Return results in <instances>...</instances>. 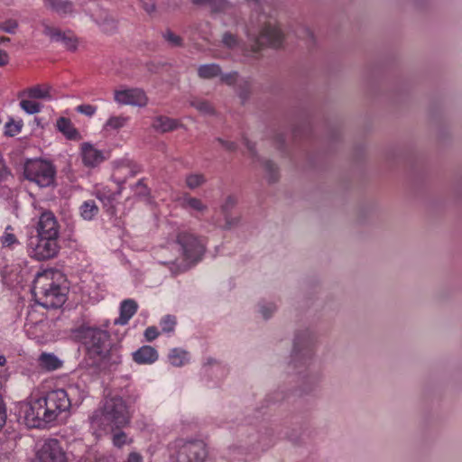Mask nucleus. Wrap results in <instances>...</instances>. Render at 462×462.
<instances>
[{
    "label": "nucleus",
    "mask_w": 462,
    "mask_h": 462,
    "mask_svg": "<svg viewBox=\"0 0 462 462\" xmlns=\"http://www.w3.org/2000/svg\"><path fill=\"white\" fill-rule=\"evenodd\" d=\"M24 97H21V101H20V107L27 114L29 115H34V114H37L39 112H41L42 108V106L31 99V98H23Z\"/></svg>",
    "instance_id": "nucleus-32"
},
{
    "label": "nucleus",
    "mask_w": 462,
    "mask_h": 462,
    "mask_svg": "<svg viewBox=\"0 0 462 462\" xmlns=\"http://www.w3.org/2000/svg\"><path fill=\"white\" fill-rule=\"evenodd\" d=\"M315 343L314 334L309 329L299 331L295 335L292 349L293 362L302 359L304 365L312 356L313 346Z\"/></svg>",
    "instance_id": "nucleus-10"
},
{
    "label": "nucleus",
    "mask_w": 462,
    "mask_h": 462,
    "mask_svg": "<svg viewBox=\"0 0 462 462\" xmlns=\"http://www.w3.org/2000/svg\"><path fill=\"white\" fill-rule=\"evenodd\" d=\"M197 5H205L213 12H222L228 10L231 5L226 0H193Z\"/></svg>",
    "instance_id": "nucleus-29"
},
{
    "label": "nucleus",
    "mask_w": 462,
    "mask_h": 462,
    "mask_svg": "<svg viewBox=\"0 0 462 462\" xmlns=\"http://www.w3.org/2000/svg\"><path fill=\"white\" fill-rule=\"evenodd\" d=\"M0 243L4 247H13L15 245H19V240L11 226H6L3 236L0 237Z\"/></svg>",
    "instance_id": "nucleus-33"
},
{
    "label": "nucleus",
    "mask_w": 462,
    "mask_h": 462,
    "mask_svg": "<svg viewBox=\"0 0 462 462\" xmlns=\"http://www.w3.org/2000/svg\"><path fill=\"white\" fill-rule=\"evenodd\" d=\"M37 236L59 238L60 225L54 214L45 211L40 216L37 223Z\"/></svg>",
    "instance_id": "nucleus-14"
},
{
    "label": "nucleus",
    "mask_w": 462,
    "mask_h": 462,
    "mask_svg": "<svg viewBox=\"0 0 462 462\" xmlns=\"http://www.w3.org/2000/svg\"><path fill=\"white\" fill-rule=\"evenodd\" d=\"M114 100L121 106L143 107L148 104L149 99L142 88H131L115 90Z\"/></svg>",
    "instance_id": "nucleus-11"
},
{
    "label": "nucleus",
    "mask_w": 462,
    "mask_h": 462,
    "mask_svg": "<svg viewBox=\"0 0 462 462\" xmlns=\"http://www.w3.org/2000/svg\"><path fill=\"white\" fill-rule=\"evenodd\" d=\"M244 143L247 147L248 151L251 152L252 157L256 158V152L254 151V144L246 138L244 139Z\"/></svg>",
    "instance_id": "nucleus-57"
},
{
    "label": "nucleus",
    "mask_w": 462,
    "mask_h": 462,
    "mask_svg": "<svg viewBox=\"0 0 462 462\" xmlns=\"http://www.w3.org/2000/svg\"><path fill=\"white\" fill-rule=\"evenodd\" d=\"M143 7L148 14H152L155 11V4L152 1L149 3L143 2Z\"/></svg>",
    "instance_id": "nucleus-56"
},
{
    "label": "nucleus",
    "mask_w": 462,
    "mask_h": 462,
    "mask_svg": "<svg viewBox=\"0 0 462 462\" xmlns=\"http://www.w3.org/2000/svg\"><path fill=\"white\" fill-rule=\"evenodd\" d=\"M216 141L226 151L235 152L237 149V144L233 141L217 138Z\"/></svg>",
    "instance_id": "nucleus-48"
},
{
    "label": "nucleus",
    "mask_w": 462,
    "mask_h": 462,
    "mask_svg": "<svg viewBox=\"0 0 462 462\" xmlns=\"http://www.w3.org/2000/svg\"><path fill=\"white\" fill-rule=\"evenodd\" d=\"M9 55L8 53L4 51L0 50V67H4L9 63Z\"/></svg>",
    "instance_id": "nucleus-53"
},
{
    "label": "nucleus",
    "mask_w": 462,
    "mask_h": 462,
    "mask_svg": "<svg viewBox=\"0 0 462 462\" xmlns=\"http://www.w3.org/2000/svg\"><path fill=\"white\" fill-rule=\"evenodd\" d=\"M114 446L121 448L124 445L129 443L127 435L124 431L116 432L112 439Z\"/></svg>",
    "instance_id": "nucleus-45"
},
{
    "label": "nucleus",
    "mask_w": 462,
    "mask_h": 462,
    "mask_svg": "<svg viewBox=\"0 0 462 462\" xmlns=\"http://www.w3.org/2000/svg\"><path fill=\"white\" fill-rule=\"evenodd\" d=\"M129 117L125 116H110L104 125L105 130H119L126 125Z\"/></svg>",
    "instance_id": "nucleus-30"
},
{
    "label": "nucleus",
    "mask_w": 462,
    "mask_h": 462,
    "mask_svg": "<svg viewBox=\"0 0 462 462\" xmlns=\"http://www.w3.org/2000/svg\"><path fill=\"white\" fill-rule=\"evenodd\" d=\"M83 341L91 357L105 360L110 354L109 335L102 329L94 328L84 329Z\"/></svg>",
    "instance_id": "nucleus-6"
},
{
    "label": "nucleus",
    "mask_w": 462,
    "mask_h": 462,
    "mask_svg": "<svg viewBox=\"0 0 462 462\" xmlns=\"http://www.w3.org/2000/svg\"><path fill=\"white\" fill-rule=\"evenodd\" d=\"M81 155L83 163L88 167H96L105 161L104 152L88 143L82 144Z\"/></svg>",
    "instance_id": "nucleus-17"
},
{
    "label": "nucleus",
    "mask_w": 462,
    "mask_h": 462,
    "mask_svg": "<svg viewBox=\"0 0 462 462\" xmlns=\"http://www.w3.org/2000/svg\"><path fill=\"white\" fill-rule=\"evenodd\" d=\"M263 166L265 171V177L269 182H274L278 180V168L277 166L269 160H264L263 162Z\"/></svg>",
    "instance_id": "nucleus-35"
},
{
    "label": "nucleus",
    "mask_w": 462,
    "mask_h": 462,
    "mask_svg": "<svg viewBox=\"0 0 462 462\" xmlns=\"http://www.w3.org/2000/svg\"><path fill=\"white\" fill-rule=\"evenodd\" d=\"M18 28V22L14 19L0 21V30L10 34H14Z\"/></svg>",
    "instance_id": "nucleus-42"
},
{
    "label": "nucleus",
    "mask_w": 462,
    "mask_h": 462,
    "mask_svg": "<svg viewBox=\"0 0 462 462\" xmlns=\"http://www.w3.org/2000/svg\"><path fill=\"white\" fill-rule=\"evenodd\" d=\"M251 89V82L248 79H241L236 85V91L239 97L245 101L248 98Z\"/></svg>",
    "instance_id": "nucleus-38"
},
{
    "label": "nucleus",
    "mask_w": 462,
    "mask_h": 462,
    "mask_svg": "<svg viewBox=\"0 0 462 462\" xmlns=\"http://www.w3.org/2000/svg\"><path fill=\"white\" fill-rule=\"evenodd\" d=\"M6 363V359L4 356H0V365H5Z\"/></svg>",
    "instance_id": "nucleus-59"
},
{
    "label": "nucleus",
    "mask_w": 462,
    "mask_h": 462,
    "mask_svg": "<svg viewBox=\"0 0 462 462\" xmlns=\"http://www.w3.org/2000/svg\"><path fill=\"white\" fill-rule=\"evenodd\" d=\"M190 106L196 108L199 112L203 115H212L214 113V108L211 104L203 99H194L190 102Z\"/></svg>",
    "instance_id": "nucleus-37"
},
{
    "label": "nucleus",
    "mask_w": 462,
    "mask_h": 462,
    "mask_svg": "<svg viewBox=\"0 0 462 462\" xmlns=\"http://www.w3.org/2000/svg\"><path fill=\"white\" fill-rule=\"evenodd\" d=\"M138 305L134 300H125L120 306V316L116 319V324L125 325L135 314Z\"/></svg>",
    "instance_id": "nucleus-23"
},
{
    "label": "nucleus",
    "mask_w": 462,
    "mask_h": 462,
    "mask_svg": "<svg viewBox=\"0 0 462 462\" xmlns=\"http://www.w3.org/2000/svg\"><path fill=\"white\" fill-rule=\"evenodd\" d=\"M56 168L46 160L28 161L24 165V177L41 188L51 186L55 181Z\"/></svg>",
    "instance_id": "nucleus-5"
},
{
    "label": "nucleus",
    "mask_w": 462,
    "mask_h": 462,
    "mask_svg": "<svg viewBox=\"0 0 462 462\" xmlns=\"http://www.w3.org/2000/svg\"><path fill=\"white\" fill-rule=\"evenodd\" d=\"M177 243L186 260L198 261L205 253V241L190 232H180L177 236Z\"/></svg>",
    "instance_id": "nucleus-8"
},
{
    "label": "nucleus",
    "mask_w": 462,
    "mask_h": 462,
    "mask_svg": "<svg viewBox=\"0 0 462 462\" xmlns=\"http://www.w3.org/2000/svg\"><path fill=\"white\" fill-rule=\"evenodd\" d=\"M71 406L69 393L64 389L50 391L45 396L31 399L23 404L20 416L28 428H44Z\"/></svg>",
    "instance_id": "nucleus-1"
},
{
    "label": "nucleus",
    "mask_w": 462,
    "mask_h": 462,
    "mask_svg": "<svg viewBox=\"0 0 462 462\" xmlns=\"http://www.w3.org/2000/svg\"><path fill=\"white\" fill-rule=\"evenodd\" d=\"M174 448L176 462H203L208 454L201 440L179 439Z\"/></svg>",
    "instance_id": "nucleus-7"
},
{
    "label": "nucleus",
    "mask_w": 462,
    "mask_h": 462,
    "mask_svg": "<svg viewBox=\"0 0 462 462\" xmlns=\"http://www.w3.org/2000/svg\"><path fill=\"white\" fill-rule=\"evenodd\" d=\"M132 357L138 365H152L158 360L159 354L154 347L145 345L134 351Z\"/></svg>",
    "instance_id": "nucleus-20"
},
{
    "label": "nucleus",
    "mask_w": 462,
    "mask_h": 462,
    "mask_svg": "<svg viewBox=\"0 0 462 462\" xmlns=\"http://www.w3.org/2000/svg\"><path fill=\"white\" fill-rule=\"evenodd\" d=\"M206 182V178L201 173H190L186 176V186L190 189H195L202 186Z\"/></svg>",
    "instance_id": "nucleus-34"
},
{
    "label": "nucleus",
    "mask_w": 462,
    "mask_h": 462,
    "mask_svg": "<svg viewBox=\"0 0 462 462\" xmlns=\"http://www.w3.org/2000/svg\"><path fill=\"white\" fill-rule=\"evenodd\" d=\"M43 6L60 17L71 16L75 13L73 2L69 0H42Z\"/></svg>",
    "instance_id": "nucleus-16"
},
{
    "label": "nucleus",
    "mask_w": 462,
    "mask_h": 462,
    "mask_svg": "<svg viewBox=\"0 0 462 462\" xmlns=\"http://www.w3.org/2000/svg\"><path fill=\"white\" fill-rule=\"evenodd\" d=\"M162 37L165 42L171 47H180L182 45L183 41L182 38L177 34H175L172 31L167 30L162 33Z\"/></svg>",
    "instance_id": "nucleus-39"
},
{
    "label": "nucleus",
    "mask_w": 462,
    "mask_h": 462,
    "mask_svg": "<svg viewBox=\"0 0 462 462\" xmlns=\"http://www.w3.org/2000/svg\"><path fill=\"white\" fill-rule=\"evenodd\" d=\"M224 46L228 49H235L239 45V41L235 34L225 32L222 37Z\"/></svg>",
    "instance_id": "nucleus-44"
},
{
    "label": "nucleus",
    "mask_w": 462,
    "mask_h": 462,
    "mask_svg": "<svg viewBox=\"0 0 462 462\" xmlns=\"http://www.w3.org/2000/svg\"><path fill=\"white\" fill-rule=\"evenodd\" d=\"M56 127L69 140L79 141L81 139L79 132L67 117H60L56 122Z\"/></svg>",
    "instance_id": "nucleus-21"
},
{
    "label": "nucleus",
    "mask_w": 462,
    "mask_h": 462,
    "mask_svg": "<svg viewBox=\"0 0 462 462\" xmlns=\"http://www.w3.org/2000/svg\"><path fill=\"white\" fill-rule=\"evenodd\" d=\"M99 208L94 200H87L79 207V213L84 220L90 221L97 216Z\"/></svg>",
    "instance_id": "nucleus-26"
},
{
    "label": "nucleus",
    "mask_w": 462,
    "mask_h": 462,
    "mask_svg": "<svg viewBox=\"0 0 462 462\" xmlns=\"http://www.w3.org/2000/svg\"><path fill=\"white\" fill-rule=\"evenodd\" d=\"M222 69L217 63H208L199 65L197 73L199 79H212L221 75Z\"/></svg>",
    "instance_id": "nucleus-24"
},
{
    "label": "nucleus",
    "mask_w": 462,
    "mask_h": 462,
    "mask_svg": "<svg viewBox=\"0 0 462 462\" xmlns=\"http://www.w3.org/2000/svg\"><path fill=\"white\" fill-rule=\"evenodd\" d=\"M237 199L234 195L227 196L221 205V212L226 221V228H231L239 222L238 217H231L230 211L236 207Z\"/></svg>",
    "instance_id": "nucleus-22"
},
{
    "label": "nucleus",
    "mask_w": 462,
    "mask_h": 462,
    "mask_svg": "<svg viewBox=\"0 0 462 462\" xmlns=\"http://www.w3.org/2000/svg\"><path fill=\"white\" fill-rule=\"evenodd\" d=\"M76 110L79 113L83 114L87 116H92L97 112V106L89 105V104H84V105L78 106Z\"/></svg>",
    "instance_id": "nucleus-47"
},
{
    "label": "nucleus",
    "mask_w": 462,
    "mask_h": 462,
    "mask_svg": "<svg viewBox=\"0 0 462 462\" xmlns=\"http://www.w3.org/2000/svg\"><path fill=\"white\" fill-rule=\"evenodd\" d=\"M125 462H143V457L137 452H131Z\"/></svg>",
    "instance_id": "nucleus-54"
},
{
    "label": "nucleus",
    "mask_w": 462,
    "mask_h": 462,
    "mask_svg": "<svg viewBox=\"0 0 462 462\" xmlns=\"http://www.w3.org/2000/svg\"><path fill=\"white\" fill-rule=\"evenodd\" d=\"M189 353L180 348H172L169 353V361L174 366H182L189 360Z\"/></svg>",
    "instance_id": "nucleus-27"
},
{
    "label": "nucleus",
    "mask_w": 462,
    "mask_h": 462,
    "mask_svg": "<svg viewBox=\"0 0 462 462\" xmlns=\"http://www.w3.org/2000/svg\"><path fill=\"white\" fill-rule=\"evenodd\" d=\"M160 324L163 332H171L176 326V318L171 315H167L162 319Z\"/></svg>",
    "instance_id": "nucleus-43"
},
{
    "label": "nucleus",
    "mask_w": 462,
    "mask_h": 462,
    "mask_svg": "<svg viewBox=\"0 0 462 462\" xmlns=\"http://www.w3.org/2000/svg\"><path fill=\"white\" fill-rule=\"evenodd\" d=\"M28 245L32 257L39 261L55 257L60 250L57 238L41 236L32 237Z\"/></svg>",
    "instance_id": "nucleus-9"
},
{
    "label": "nucleus",
    "mask_w": 462,
    "mask_h": 462,
    "mask_svg": "<svg viewBox=\"0 0 462 462\" xmlns=\"http://www.w3.org/2000/svg\"><path fill=\"white\" fill-rule=\"evenodd\" d=\"M179 126L175 119L167 116H157L154 118L152 127L161 133H167L175 130Z\"/></svg>",
    "instance_id": "nucleus-25"
},
{
    "label": "nucleus",
    "mask_w": 462,
    "mask_h": 462,
    "mask_svg": "<svg viewBox=\"0 0 462 462\" xmlns=\"http://www.w3.org/2000/svg\"><path fill=\"white\" fill-rule=\"evenodd\" d=\"M165 264H168V263H171V264H175L176 263V260H171L169 262H166L164 263Z\"/></svg>",
    "instance_id": "nucleus-60"
},
{
    "label": "nucleus",
    "mask_w": 462,
    "mask_h": 462,
    "mask_svg": "<svg viewBox=\"0 0 462 462\" xmlns=\"http://www.w3.org/2000/svg\"><path fill=\"white\" fill-rule=\"evenodd\" d=\"M63 276L57 270H45L37 274L32 286L35 301L46 309L61 307L67 300V289L60 286Z\"/></svg>",
    "instance_id": "nucleus-2"
},
{
    "label": "nucleus",
    "mask_w": 462,
    "mask_h": 462,
    "mask_svg": "<svg viewBox=\"0 0 462 462\" xmlns=\"http://www.w3.org/2000/svg\"><path fill=\"white\" fill-rule=\"evenodd\" d=\"M23 97L50 101L53 99L52 88L48 84L35 85L19 93V97Z\"/></svg>",
    "instance_id": "nucleus-19"
},
{
    "label": "nucleus",
    "mask_w": 462,
    "mask_h": 462,
    "mask_svg": "<svg viewBox=\"0 0 462 462\" xmlns=\"http://www.w3.org/2000/svg\"><path fill=\"white\" fill-rule=\"evenodd\" d=\"M302 33L303 35L301 37L306 38L309 44H311L314 42L313 32L310 29L303 28Z\"/></svg>",
    "instance_id": "nucleus-51"
},
{
    "label": "nucleus",
    "mask_w": 462,
    "mask_h": 462,
    "mask_svg": "<svg viewBox=\"0 0 462 462\" xmlns=\"http://www.w3.org/2000/svg\"><path fill=\"white\" fill-rule=\"evenodd\" d=\"M39 462H67V456L60 443L54 439L44 441L36 454Z\"/></svg>",
    "instance_id": "nucleus-12"
},
{
    "label": "nucleus",
    "mask_w": 462,
    "mask_h": 462,
    "mask_svg": "<svg viewBox=\"0 0 462 462\" xmlns=\"http://www.w3.org/2000/svg\"><path fill=\"white\" fill-rule=\"evenodd\" d=\"M180 207L190 214L204 215L208 211V206L199 198L184 193L177 199Z\"/></svg>",
    "instance_id": "nucleus-15"
},
{
    "label": "nucleus",
    "mask_w": 462,
    "mask_h": 462,
    "mask_svg": "<svg viewBox=\"0 0 462 462\" xmlns=\"http://www.w3.org/2000/svg\"><path fill=\"white\" fill-rule=\"evenodd\" d=\"M23 125L22 120L14 121L10 119L5 125V134L11 137L15 136L22 131Z\"/></svg>",
    "instance_id": "nucleus-36"
},
{
    "label": "nucleus",
    "mask_w": 462,
    "mask_h": 462,
    "mask_svg": "<svg viewBox=\"0 0 462 462\" xmlns=\"http://www.w3.org/2000/svg\"><path fill=\"white\" fill-rule=\"evenodd\" d=\"M43 34L53 42H61L69 51H75L78 48V38L71 31L62 32L57 27L44 23Z\"/></svg>",
    "instance_id": "nucleus-13"
},
{
    "label": "nucleus",
    "mask_w": 462,
    "mask_h": 462,
    "mask_svg": "<svg viewBox=\"0 0 462 462\" xmlns=\"http://www.w3.org/2000/svg\"><path fill=\"white\" fill-rule=\"evenodd\" d=\"M239 75L237 71H231L228 73H223L219 76L220 81L227 86H236L240 80H238Z\"/></svg>",
    "instance_id": "nucleus-41"
},
{
    "label": "nucleus",
    "mask_w": 462,
    "mask_h": 462,
    "mask_svg": "<svg viewBox=\"0 0 462 462\" xmlns=\"http://www.w3.org/2000/svg\"><path fill=\"white\" fill-rule=\"evenodd\" d=\"M258 13V11H255ZM257 24L254 25L252 20V25L247 29V34L251 40L255 42L257 51L262 46H281L283 40V33L274 21L268 19L264 14H257Z\"/></svg>",
    "instance_id": "nucleus-4"
},
{
    "label": "nucleus",
    "mask_w": 462,
    "mask_h": 462,
    "mask_svg": "<svg viewBox=\"0 0 462 462\" xmlns=\"http://www.w3.org/2000/svg\"><path fill=\"white\" fill-rule=\"evenodd\" d=\"M9 175V171H7L5 162L2 158H0V181L5 180Z\"/></svg>",
    "instance_id": "nucleus-52"
},
{
    "label": "nucleus",
    "mask_w": 462,
    "mask_h": 462,
    "mask_svg": "<svg viewBox=\"0 0 462 462\" xmlns=\"http://www.w3.org/2000/svg\"><path fill=\"white\" fill-rule=\"evenodd\" d=\"M135 188L137 189H140V190L137 191L139 195L145 196L148 194L147 188L143 184V180H138V182L135 184Z\"/></svg>",
    "instance_id": "nucleus-55"
},
{
    "label": "nucleus",
    "mask_w": 462,
    "mask_h": 462,
    "mask_svg": "<svg viewBox=\"0 0 462 462\" xmlns=\"http://www.w3.org/2000/svg\"><path fill=\"white\" fill-rule=\"evenodd\" d=\"M138 171L139 170L134 171L129 164H121L116 167L113 174V179L118 185H121L125 181V178H123L122 175L134 176Z\"/></svg>",
    "instance_id": "nucleus-28"
},
{
    "label": "nucleus",
    "mask_w": 462,
    "mask_h": 462,
    "mask_svg": "<svg viewBox=\"0 0 462 462\" xmlns=\"http://www.w3.org/2000/svg\"><path fill=\"white\" fill-rule=\"evenodd\" d=\"M276 307L273 303H268L267 305L260 306V312L263 319H269L272 314L275 311Z\"/></svg>",
    "instance_id": "nucleus-49"
},
{
    "label": "nucleus",
    "mask_w": 462,
    "mask_h": 462,
    "mask_svg": "<svg viewBox=\"0 0 462 462\" xmlns=\"http://www.w3.org/2000/svg\"><path fill=\"white\" fill-rule=\"evenodd\" d=\"M131 413L122 397L106 398L89 417L91 427L97 430H115L126 427L131 421Z\"/></svg>",
    "instance_id": "nucleus-3"
},
{
    "label": "nucleus",
    "mask_w": 462,
    "mask_h": 462,
    "mask_svg": "<svg viewBox=\"0 0 462 462\" xmlns=\"http://www.w3.org/2000/svg\"><path fill=\"white\" fill-rule=\"evenodd\" d=\"M159 336L157 328L148 327L144 331V337L146 341L152 342Z\"/></svg>",
    "instance_id": "nucleus-50"
},
{
    "label": "nucleus",
    "mask_w": 462,
    "mask_h": 462,
    "mask_svg": "<svg viewBox=\"0 0 462 462\" xmlns=\"http://www.w3.org/2000/svg\"><path fill=\"white\" fill-rule=\"evenodd\" d=\"M99 26L104 32L112 34L116 32L117 29V23L113 17L106 16L99 23Z\"/></svg>",
    "instance_id": "nucleus-40"
},
{
    "label": "nucleus",
    "mask_w": 462,
    "mask_h": 462,
    "mask_svg": "<svg viewBox=\"0 0 462 462\" xmlns=\"http://www.w3.org/2000/svg\"><path fill=\"white\" fill-rule=\"evenodd\" d=\"M39 361L41 365L49 371L56 370L61 365L60 361L53 354L43 353L40 356Z\"/></svg>",
    "instance_id": "nucleus-31"
},
{
    "label": "nucleus",
    "mask_w": 462,
    "mask_h": 462,
    "mask_svg": "<svg viewBox=\"0 0 462 462\" xmlns=\"http://www.w3.org/2000/svg\"><path fill=\"white\" fill-rule=\"evenodd\" d=\"M121 193V189L117 191H112L106 186H97L95 189L94 195L101 201L107 212L113 214L115 210V200Z\"/></svg>",
    "instance_id": "nucleus-18"
},
{
    "label": "nucleus",
    "mask_w": 462,
    "mask_h": 462,
    "mask_svg": "<svg viewBox=\"0 0 462 462\" xmlns=\"http://www.w3.org/2000/svg\"><path fill=\"white\" fill-rule=\"evenodd\" d=\"M0 42H1V44L2 43H5V42H10V38H8V37H0Z\"/></svg>",
    "instance_id": "nucleus-58"
},
{
    "label": "nucleus",
    "mask_w": 462,
    "mask_h": 462,
    "mask_svg": "<svg viewBox=\"0 0 462 462\" xmlns=\"http://www.w3.org/2000/svg\"><path fill=\"white\" fill-rule=\"evenodd\" d=\"M318 382H319V378L317 375H314V374H306L304 377H303V383H305L306 385L304 386V391L305 392H308V391H311L312 389H314V387L318 384Z\"/></svg>",
    "instance_id": "nucleus-46"
}]
</instances>
